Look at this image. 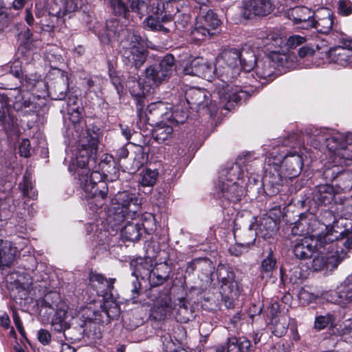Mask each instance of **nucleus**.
I'll list each match as a JSON object with an SVG mask.
<instances>
[{
	"mask_svg": "<svg viewBox=\"0 0 352 352\" xmlns=\"http://www.w3.org/2000/svg\"><path fill=\"white\" fill-rule=\"evenodd\" d=\"M239 58L240 51L236 49L224 50L216 58L221 79L220 82L215 84L214 96L217 95L222 103H238L248 98L247 91L237 85L232 86L229 84L230 80L240 76Z\"/></svg>",
	"mask_w": 352,
	"mask_h": 352,
	"instance_id": "obj_1",
	"label": "nucleus"
},
{
	"mask_svg": "<svg viewBox=\"0 0 352 352\" xmlns=\"http://www.w3.org/2000/svg\"><path fill=\"white\" fill-rule=\"evenodd\" d=\"M16 111H25L32 105L30 94L19 88L0 90V126L7 134L17 130V119L12 105Z\"/></svg>",
	"mask_w": 352,
	"mask_h": 352,
	"instance_id": "obj_2",
	"label": "nucleus"
},
{
	"mask_svg": "<svg viewBox=\"0 0 352 352\" xmlns=\"http://www.w3.org/2000/svg\"><path fill=\"white\" fill-rule=\"evenodd\" d=\"M338 238H339L338 236ZM343 245L347 249L351 248L352 239L344 241L337 239L324 243L322 248L318 246L312 256L311 268L314 271H321L324 269L335 270L346 256V252L342 248Z\"/></svg>",
	"mask_w": 352,
	"mask_h": 352,
	"instance_id": "obj_3",
	"label": "nucleus"
},
{
	"mask_svg": "<svg viewBox=\"0 0 352 352\" xmlns=\"http://www.w3.org/2000/svg\"><path fill=\"white\" fill-rule=\"evenodd\" d=\"M118 36L120 38L118 51L124 63L135 69H140L146 59L142 38L128 29L121 30Z\"/></svg>",
	"mask_w": 352,
	"mask_h": 352,
	"instance_id": "obj_4",
	"label": "nucleus"
},
{
	"mask_svg": "<svg viewBox=\"0 0 352 352\" xmlns=\"http://www.w3.org/2000/svg\"><path fill=\"white\" fill-rule=\"evenodd\" d=\"M128 4L131 11L135 12L140 19L148 13H160L163 19L169 23H172L175 13L189 11L184 0H168L166 2L159 0H128Z\"/></svg>",
	"mask_w": 352,
	"mask_h": 352,
	"instance_id": "obj_5",
	"label": "nucleus"
},
{
	"mask_svg": "<svg viewBox=\"0 0 352 352\" xmlns=\"http://www.w3.org/2000/svg\"><path fill=\"white\" fill-rule=\"evenodd\" d=\"M199 6V13L197 16L195 26L191 31L192 36L197 41H204L217 33L221 21L218 16L208 9V0H195Z\"/></svg>",
	"mask_w": 352,
	"mask_h": 352,
	"instance_id": "obj_6",
	"label": "nucleus"
},
{
	"mask_svg": "<svg viewBox=\"0 0 352 352\" xmlns=\"http://www.w3.org/2000/svg\"><path fill=\"white\" fill-rule=\"evenodd\" d=\"M99 133L89 129H82L78 135L76 161L78 167L85 168L95 163L98 150Z\"/></svg>",
	"mask_w": 352,
	"mask_h": 352,
	"instance_id": "obj_7",
	"label": "nucleus"
},
{
	"mask_svg": "<svg viewBox=\"0 0 352 352\" xmlns=\"http://www.w3.org/2000/svg\"><path fill=\"white\" fill-rule=\"evenodd\" d=\"M334 213L340 217L338 220H333L332 223V232L340 236L344 232L352 230V196L349 197H339L329 211H325L324 215L331 217Z\"/></svg>",
	"mask_w": 352,
	"mask_h": 352,
	"instance_id": "obj_8",
	"label": "nucleus"
},
{
	"mask_svg": "<svg viewBox=\"0 0 352 352\" xmlns=\"http://www.w3.org/2000/svg\"><path fill=\"white\" fill-rule=\"evenodd\" d=\"M338 239V235L332 232H327L325 234L305 236L296 240L293 246V252L295 256L300 260L310 258L314 254L318 247L322 248L324 243L333 241Z\"/></svg>",
	"mask_w": 352,
	"mask_h": 352,
	"instance_id": "obj_9",
	"label": "nucleus"
},
{
	"mask_svg": "<svg viewBox=\"0 0 352 352\" xmlns=\"http://www.w3.org/2000/svg\"><path fill=\"white\" fill-rule=\"evenodd\" d=\"M288 56L285 54L273 53L268 56L258 59L254 66L258 78L272 81L275 78L276 67L286 66Z\"/></svg>",
	"mask_w": 352,
	"mask_h": 352,
	"instance_id": "obj_10",
	"label": "nucleus"
},
{
	"mask_svg": "<svg viewBox=\"0 0 352 352\" xmlns=\"http://www.w3.org/2000/svg\"><path fill=\"white\" fill-rule=\"evenodd\" d=\"M34 14L36 25L47 32L54 29L60 18L66 16L63 15V10L60 8L56 11L54 8H50L47 1H38L35 3Z\"/></svg>",
	"mask_w": 352,
	"mask_h": 352,
	"instance_id": "obj_11",
	"label": "nucleus"
},
{
	"mask_svg": "<svg viewBox=\"0 0 352 352\" xmlns=\"http://www.w3.org/2000/svg\"><path fill=\"white\" fill-rule=\"evenodd\" d=\"M174 68L175 58L171 54H167L159 63L148 67L145 69V76L153 85L158 86L170 77Z\"/></svg>",
	"mask_w": 352,
	"mask_h": 352,
	"instance_id": "obj_12",
	"label": "nucleus"
},
{
	"mask_svg": "<svg viewBox=\"0 0 352 352\" xmlns=\"http://www.w3.org/2000/svg\"><path fill=\"white\" fill-rule=\"evenodd\" d=\"M273 0H245L239 7L240 16L245 19L263 17L270 14L274 10Z\"/></svg>",
	"mask_w": 352,
	"mask_h": 352,
	"instance_id": "obj_13",
	"label": "nucleus"
},
{
	"mask_svg": "<svg viewBox=\"0 0 352 352\" xmlns=\"http://www.w3.org/2000/svg\"><path fill=\"white\" fill-rule=\"evenodd\" d=\"M343 139V134L327 129H315L309 136V142L315 148L320 150L327 148L329 152L338 148V142Z\"/></svg>",
	"mask_w": 352,
	"mask_h": 352,
	"instance_id": "obj_14",
	"label": "nucleus"
},
{
	"mask_svg": "<svg viewBox=\"0 0 352 352\" xmlns=\"http://www.w3.org/2000/svg\"><path fill=\"white\" fill-rule=\"evenodd\" d=\"M79 184L85 192V197L89 200V204L92 205V199L96 201V207L100 208L103 204V200L107 197L108 187L105 182H101L99 185L88 184V174L84 175L82 172L78 177Z\"/></svg>",
	"mask_w": 352,
	"mask_h": 352,
	"instance_id": "obj_15",
	"label": "nucleus"
},
{
	"mask_svg": "<svg viewBox=\"0 0 352 352\" xmlns=\"http://www.w3.org/2000/svg\"><path fill=\"white\" fill-rule=\"evenodd\" d=\"M254 221L250 225V239L245 241L247 245H252L256 239V237L261 236L267 239L270 237L276 230V221L269 216H264L258 221L253 218Z\"/></svg>",
	"mask_w": 352,
	"mask_h": 352,
	"instance_id": "obj_16",
	"label": "nucleus"
},
{
	"mask_svg": "<svg viewBox=\"0 0 352 352\" xmlns=\"http://www.w3.org/2000/svg\"><path fill=\"white\" fill-rule=\"evenodd\" d=\"M231 172H236L237 175L234 178L232 179H225L223 178H221L218 182L217 188L223 197L230 201L236 202L241 199V197L243 194V188L240 187L236 182L234 181L235 179L240 178L241 173L239 166L237 164L233 166L230 168L228 174L231 175Z\"/></svg>",
	"mask_w": 352,
	"mask_h": 352,
	"instance_id": "obj_17",
	"label": "nucleus"
},
{
	"mask_svg": "<svg viewBox=\"0 0 352 352\" xmlns=\"http://www.w3.org/2000/svg\"><path fill=\"white\" fill-rule=\"evenodd\" d=\"M116 200L121 211L115 214L114 219L119 223L135 214L140 208V202L135 193L128 191L118 192Z\"/></svg>",
	"mask_w": 352,
	"mask_h": 352,
	"instance_id": "obj_18",
	"label": "nucleus"
},
{
	"mask_svg": "<svg viewBox=\"0 0 352 352\" xmlns=\"http://www.w3.org/2000/svg\"><path fill=\"white\" fill-rule=\"evenodd\" d=\"M327 226L325 223H321L312 214H302L292 227V233L294 235H305V236L315 235L318 237V234H325V233H320L317 231L322 230L324 227L327 229Z\"/></svg>",
	"mask_w": 352,
	"mask_h": 352,
	"instance_id": "obj_19",
	"label": "nucleus"
},
{
	"mask_svg": "<svg viewBox=\"0 0 352 352\" xmlns=\"http://www.w3.org/2000/svg\"><path fill=\"white\" fill-rule=\"evenodd\" d=\"M209 96H212V98H218L219 104H222L227 109H229L232 106V103H234V102L222 103L217 95L214 96V92L210 95L204 89L190 87L185 91L186 100L191 109H199L207 107L209 104Z\"/></svg>",
	"mask_w": 352,
	"mask_h": 352,
	"instance_id": "obj_20",
	"label": "nucleus"
},
{
	"mask_svg": "<svg viewBox=\"0 0 352 352\" xmlns=\"http://www.w3.org/2000/svg\"><path fill=\"white\" fill-rule=\"evenodd\" d=\"M302 166V154L296 151H291L284 157L280 166V171L285 173V177L292 179L299 175Z\"/></svg>",
	"mask_w": 352,
	"mask_h": 352,
	"instance_id": "obj_21",
	"label": "nucleus"
},
{
	"mask_svg": "<svg viewBox=\"0 0 352 352\" xmlns=\"http://www.w3.org/2000/svg\"><path fill=\"white\" fill-rule=\"evenodd\" d=\"M337 25L334 23V16L331 11L327 8L319 9L315 12L313 18V25L318 32L327 34Z\"/></svg>",
	"mask_w": 352,
	"mask_h": 352,
	"instance_id": "obj_22",
	"label": "nucleus"
},
{
	"mask_svg": "<svg viewBox=\"0 0 352 352\" xmlns=\"http://www.w3.org/2000/svg\"><path fill=\"white\" fill-rule=\"evenodd\" d=\"M314 12L305 6L292 8L288 12V17L300 28L309 29L313 25Z\"/></svg>",
	"mask_w": 352,
	"mask_h": 352,
	"instance_id": "obj_23",
	"label": "nucleus"
},
{
	"mask_svg": "<svg viewBox=\"0 0 352 352\" xmlns=\"http://www.w3.org/2000/svg\"><path fill=\"white\" fill-rule=\"evenodd\" d=\"M288 177H285V173H280L274 168L270 170L263 177V183L265 186V192L269 196H274L280 192V187L287 182Z\"/></svg>",
	"mask_w": 352,
	"mask_h": 352,
	"instance_id": "obj_24",
	"label": "nucleus"
},
{
	"mask_svg": "<svg viewBox=\"0 0 352 352\" xmlns=\"http://www.w3.org/2000/svg\"><path fill=\"white\" fill-rule=\"evenodd\" d=\"M219 75V70L217 65H214L203 58H195L191 64L190 74L201 77L203 78L210 79L213 77L214 74Z\"/></svg>",
	"mask_w": 352,
	"mask_h": 352,
	"instance_id": "obj_25",
	"label": "nucleus"
},
{
	"mask_svg": "<svg viewBox=\"0 0 352 352\" xmlns=\"http://www.w3.org/2000/svg\"><path fill=\"white\" fill-rule=\"evenodd\" d=\"M335 197V191L332 185L320 184L315 187L312 192V199L318 206L328 205Z\"/></svg>",
	"mask_w": 352,
	"mask_h": 352,
	"instance_id": "obj_26",
	"label": "nucleus"
},
{
	"mask_svg": "<svg viewBox=\"0 0 352 352\" xmlns=\"http://www.w3.org/2000/svg\"><path fill=\"white\" fill-rule=\"evenodd\" d=\"M126 87H128L132 97L134 98L136 104L137 113L141 120L143 116L142 111L145 105L144 91L141 89L140 84L135 77H131L129 78L127 82Z\"/></svg>",
	"mask_w": 352,
	"mask_h": 352,
	"instance_id": "obj_27",
	"label": "nucleus"
},
{
	"mask_svg": "<svg viewBox=\"0 0 352 352\" xmlns=\"http://www.w3.org/2000/svg\"><path fill=\"white\" fill-rule=\"evenodd\" d=\"M340 143L338 145V148L331 150L330 153L333 154L335 157H339L344 161L352 160V133L343 134V139L338 141Z\"/></svg>",
	"mask_w": 352,
	"mask_h": 352,
	"instance_id": "obj_28",
	"label": "nucleus"
},
{
	"mask_svg": "<svg viewBox=\"0 0 352 352\" xmlns=\"http://www.w3.org/2000/svg\"><path fill=\"white\" fill-rule=\"evenodd\" d=\"M170 300L166 296L157 300L151 310V317L156 321L164 320L170 315L172 307Z\"/></svg>",
	"mask_w": 352,
	"mask_h": 352,
	"instance_id": "obj_29",
	"label": "nucleus"
},
{
	"mask_svg": "<svg viewBox=\"0 0 352 352\" xmlns=\"http://www.w3.org/2000/svg\"><path fill=\"white\" fill-rule=\"evenodd\" d=\"M168 105L162 101L151 103L148 105L145 116L148 121H155L161 118L170 119Z\"/></svg>",
	"mask_w": 352,
	"mask_h": 352,
	"instance_id": "obj_30",
	"label": "nucleus"
},
{
	"mask_svg": "<svg viewBox=\"0 0 352 352\" xmlns=\"http://www.w3.org/2000/svg\"><path fill=\"white\" fill-rule=\"evenodd\" d=\"M260 38L262 39L263 45L271 52L270 54L274 52L280 53L278 50H276V48L282 46L284 40L278 32L274 31L261 32Z\"/></svg>",
	"mask_w": 352,
	"mask_h": 352,
	"instance_id": "obj_31",
	"label": "nucleus"
},
{
	"mask_svg": "<svg viewBox=\"0 0 352 352\" xmlns=\"http://www.w3.org/2000/svg\"><path fill=\"white\" fill-rule=\"evenodd\" d=\"M122 236L129 241H137L142 234L141 225L137 219L127 221L121 229Z\"/></svg>",
	"mask_w": 352,
	"mask_h": 352,
	"instance_id": "obj_32",
	"label": "nucleus"
},
{
	"mask_svg": "<svg viewBox=\"0 0 352 352\" xmlns=\"http://www.w3.org/2000/svg\"><path fill=\"white\" fill-rule=\"evenodd\" d=\"M63 302L58 293L50 292L45 294L40 301L41 311L45 309V314H47V318H49L55 311V308Z\"/></svg>",
	"mask_w": 352,
	"mask_h": 352,
	"instance_id": "obj_33",
	"label": "nucleus"
},
{
	"mask_svg": "<svg viewBox=\"0 0 352 352\" xmlns=\"http://www.w3.org/2000/svg\"><path fill=\"white\" fill-rule=\"evenodd\" d=\"M147 16V14L146 15ZM146 25L153 30H158L168 33L173 28V24L163 19L162 15L155 13H148L146 20Z\"/></svg>",
	"mask_w": 352,
	"mask_h": 352,
	"instance_id": "obj_34",
	"label": "nucleus"
},
{
	"mask_svg": "<svg viewBox=\"0 0 352 352\" xmlns=\"http://www.w3.org/2000/svg\"><path fill=\"white\" fill-rule=\"evenodd\" d=\"M15 250L11 242L0 239V268L10 267L14 259Z\"/></svg>",
	"mask_w": 352,
	"mask_h": 352,
	"instance_id": "obj_35",
	"label": "nucleus"
},
{
	"mask_svg": "<svg viewBox=\"0 0 352 352\" xmlns=\"http://www.w3.org/2000/svg\"><path fill=\"white\" fill-rule=\"evenodd\" d=\"M257 60L252 49L243 48L240 52L239 67L245 72H250L254 68Z\"/></svg>",
	"mask_w": 352,
	"mask_h": 352,
	"instance_id": "obj_36",
	"label": "nucleus"
},
{
	"mask_svg": "<svg viewBox=\"0 0 352 352\" xmlns=\"http://www.w3.org/2000/svg\"><path fill=\"white\" fill-rule=\"evenodd\" d=\"M173 126L167 124L164 120L157 123L153 130V137L158 142H163L171 137L173 134Z\"/></svg>",
	"mask_w": 352,
	"mask_h": 352,
	"instance_id": "obj_37",
	"label": "nucleus"
},
{
	"mask_svg": "<svg viewBox=\"0 0 352 352\" xmlns=\"http://www.w3.org/2000/svg\"><path fill=\"white\" fill-rule=\"evenodd\" d=\"M67 306L65 302H63L55 308V311L52 314V323L53 325H58L59 327V328L57 329L58 331L67 327V322L65 321L67 317Z\"/></svg>",
	"mask_w": 352,
	"mask_h": 352,
	"instance_id": "obj_38",
	"label": "nucleus"
},
{
	"mask_svg": "<svg viewBox=\"0 0 352 352\" xmlns=\"http://www.w3.org/2000/svg\"><path fill=\"white\" fill-rule=\"evenodd\" d=\"M19 188L22 192L23 197L32 199H36L38 192L34 188L32 179L29 174L25 173L23 175V180L19 184Z\"/></svg>",
	"mask_w": 352,
	"mask_h": 352,
	"instance_id": "obj_39",
	"label": "nucleus"
},
{
	"mask_svg": "<svg viewBox=\"0 0 352 352\" xmlns=\"http://www.w3.org/2000/svg\"><path fill=\"white\" fill-rule=\"evenodd\" d=\"M217 278L222 286H233L235 279L234 272L225 265H219L217 271Z\"/></svg>",
	"mask_w": 352,
	"mask_h": 352,
	"instance_id": "obj_40",
	"label": "nucleus"
},
{
	"mask_svg": "<svg viewBox=\"0 0 352 352\" xmlns=\"http://www.w3.org/2000/svg\"><path fill=\"white\" fill-rule=\"evenodd\" d=\"M68 83L63 77H60L51 87L50 94L54 100H63L66 97Z\"/></svg>",
	"mask_w": 352,
	"mask_h": 352,
	"instance_id": "obj_41",
	"label": "nucleus"
},
{
	"mask_svg": "<svg viewBox=\"0 0 352 352\" xmlns=\"http://www.w3.org/2000/svg\"><path fill=\"white\" fill-rule=\"evenodd\" d=\"M140 184L142 186H153L159 177V173L157 170L145 168L140 173Z\"/></svg>",
	"mask_w": 352,
	"mask_h": 352,
	"instance_id": "obj_42",
	"label": "nucleus"
},
{
	"mask_svg": "<svg viewBox=\"0 0 352 352\" xmlns=\"http://www.w3.org/2000/svg\"><path fill=\"white\" fill-rule=\"evenodd\" d=\"M83 333L91 341H96L101 337V333L98 324L92 321H86L83 326Z\"/></svg>",
	"mask_w": 352,
	"mask_h": 352,
	"instance_id": "obj_43",
	"label": "nucleus"
},
{
	"mask_svg": "<svg viewBox=\"0 0 352 352\" xmlns=\"http://www.w3.org/2000/svg\"><path fill=\"white\" fill-rule=\"evenodd\" d=\"M69 119L74 124L76 132L78 133L80 129H83L85 124L82 120V112L78 107H71L67 109Z\"/></svg>",
	"mask_w": 352,
	"mask_h": 352,
	"instance_id": "obj_44",
	"label": "nucleus"
},
{
	"mask_svg": "<svg viewBox=\"0 0 352 352\" xmlns=\"http://www.w3.org/2000/svg\"><path fill=\"white\" fill-rule=\"evenodd\" d=\"M336 186L343 192H348L352 188V173L349 170L340 172L336 182Z\"/></svg>",
	"mask_w": 352,
	"mask_h": 352,
	"instance_id": "obj_45",
	"label": "nucleus"
},
{
	"mask_svg": "<svg viewBox=\"0 0 352 352\" xmlns=\"http://www.w3.org/2000/svg\"><path fill=\"white\" fill-rule=\"evenodd\" d=\"M153 270L151 261L145 259L138 263L135 271L133 274L135 275L137 278L138 276H140L142 278L148 279Z\"/></svg>",
	"mask_w": 352,
	"mask_h": 352,
	"instance_id": "obj_46",
	"label": "nucleus"
},
{
	"mask_svg": "<svg viewBox=\"0 0 352 352\" xmlns=\"http://www.w3.org/2000/svg\"><path fill=\"white\" fill-rule=\"evenodd\" d=\"M344 45L345 47L338 48V61L342 65L352 63V40L348 41Z\"/></svg>",
	"mask_w": 352,
	"mask_h": 352,
	"instance_id": "obj_47",
	"label": "nucleus"
},
{
	"mask_svg": "<svg viewBox=\"0 0 352 352\" xmlns=\"http://www.w3.org/2000/svg\"><path fill=\"white\" fill-rule=\"evenodd\" d=\"M147 161V155L144 151L142 147H138L135 151V157L129 171L131 173H135Z\"/></svg>",
	"mask_w": 352,
	"mask_h": 352,
	"instance_id": "obj_48",
	"label": "nucleus"
},
{
	"mask_svg": "<svg viewBox=\"0 0 352 352\" xmlns=\"http://www.w3.org/2000/svg\"><path fill=\"white\" fill-rule=\"evenodd\" d=\"M276 265V259L274 256L272 250L270 249L267 256L264 258L261 265V274L270 276L271 273L275 270Z\"/></svg>",
	"mask_w": 352,
	"mask_h": 352,
	"instance_id": "obj_49",
	"label": "nucleus"
},
{
	"mask_svg": "<svg viewBox=\"0 0 352 352\" xmlns=\"http://www.w3.org/2000/svg\"><path fill=\"white\" fill-rule=\"evenodd\" d=\"M10 11V8H7L0 0V30L8 27L13 19V15L11 14Z\"/></svg>",
	"mask_w": 352,
	"mask_h": 352,
	"instance_id": "obj_50",
	"label": "nucleus"
},
{
	"mask_svg": "<svg viewBox=\"0 0 352 352\" xmlns=\"http://www.w3.org/2000/svg\"><path fill=\"white\" fill-rule=\"evenodd\" d=\"M188 11H180L178 13H175V16L172 20H174V23L173 24V28L175 27L178 30H182L185 28L190 22V16L188 13Z\"/></svg>",
	"mask_w": 352,
	"mask_h": 352,
	"instance_id": "obj_51",
	"label": "nucleus"
},
{
	"mask_svg": "<svg viewBox=\"0 0 352 352\" xmlns=\"http://www.w3.org/2000/svg\"><path fill=\"white\" fill-rule=\"evenodd\" d=\"M81 169L78 172V175L80 176V173L82 172L84 175H85L87 173L88 174V184H93V185H99L100 183L104 182L103 178L104 176L102 174H101L98 170H92L90 172V170L85 169L82 167H80Z\"/></svg>",
	"mask_w": 352,
	"mask_h": 352,
	"instance_id": "obj_52",
	"label": "nucleus"
},
{
	"mask_svg": "<svg viewBox=\"0 0 352 352\" xmlns=\"http://www.w3.org/2000/svg\"><path fill=\"white\" fill-rule=\"evenodd\" d=\"M110 4L115 14L129 18V10L122 0H110Z\"/></svg>",
	"mask_w": 352,
	"mask_h": 352,
	"instance_id": "obj_53",
	"label": "nucleus"
},
{
	"mask_svg": "<svg viewBox=\"0 0 352 352\" xmlns=\"http://www.w3.org/2000/svg\"><path fill=\"white\" fill-rule=\"evenodd\" d=\"M85 0H65L63 9V15L67 16L77 11L83 6Z\"/></svg>",
	"mask_w": 352,
	"mask_h": 352,
	"instance_id": "obj_54",
	"label": "nucleus"
},
{
	"mask_svg": "<svg viewBox=\"0 0 352 352\" xmlns=\"http://www.w3.org/2000/svg\"><path fill=\"white\" fill-rule=\"evenodd\" d=\"M334 318L333 315L327 314L325 316H320L316 318L314 327L318 330H322L329 324H333Z\"/></svg>",
	"mask_w": 352,
	"mask_h": 352,
	"instance_id": "obj_55",
	"label": "nucleus"
},
{
	"mask_svg": "<svg viewBox=\"0 0 352 352\" xmlns=\"http://www.w3.org/2000/svg\"><path fill=\"white\" fill-rule=\"evenodd\" d=\"M159 270L154 269L148 278L149 282L153 287H156L162 285L168 278V274H164L163 275L158 273Z\"/></svg>",
	"mask_w": 352,
	"mask_h": 352,
	"instance_id": "obj_56",
	"label": "nucleus"
},
{
	"mask_svg": "<svg viewBox=\"0 0 352 352\" xmlns=\"http://www.w3.org/2000/svg\"><path fill=\"white\" fill-rule=\"evenodd\" d=\"M340 294L343 297L345 302H352V282L346 280L343 284L340 286Z\"/></svg>",
	"mask_w": 352,
	"mask_h": 352,
	"instance_id": "obj_57",
	"label": "nucleus"
},
{
	"mask_svg": "<svg viewBox=\"0 0 352 352\" xmlns=\"http://www.w3.org/2000/svg\"><path fill=\"white\" fill-rule=\"evenodd\" d=\"M171 122L176 124H183L188 117V113L186 110L177 107L171 113Z\"/></svg>",
	"mask_w": 352,
	"mask_h": 352,
	"instance_id": "obj_58",
	"label": "nucleus"
},
{
	"mask_svg": "<svg viewBox=\"0 0 352 352\" xmlns=\"http://www.w3.org/2000/svg\"><path fill=\"white\" fill-rule=\"evenodd\" d=\"M22 82L29 88H33L39 83L43 84L41 76L37 74L25 75V77L23 78Z\"/></svg>",
	"mask_w": 352,
	"mask_h": 352,
	"instance_id": "obj_59",
	"label": "nucleus"
},
{
	"mask_svg": "<svg viewBox=\"0 0 352 352\" xmlns=\"http://www.w3.org/2000/svg\"><path fill=\"white\" fill-rule=\"evenodd\" d=\"M140 225L141 228H143L145 232L151 233L155 230V217L151 214H147L144 217L143 221Z\"/></svg>",
	"mask_w": 352,
	"mask_h": 352,
	"instance_id": "obj_60",
	"label": "nucleus"
},
{
	"mask_svg": "<svg viewBox=\"0 0 352 352\" xmlns=\"http://www.w3.org/2000/svg\"><path fill=\"white\" fill-rule=\"evenodd\" d=\"M340 172H338V167L336 164L333 165L332 167H327L323 171V177L327 182H336V178L338 177V174Z\"/></svg>",
	"mask_w": 352,
	"mask_h": 352,
	"instance_id": "obj_61",
	"label": "nucleus"
},
{
	"mask_svg": "<svg viewBox=\"0 0 352 352\" xmlns=\"http://www.w3.org/2000/svg\"><path fill=\"white\" fill-rule=\"evenodd\" d=\"M338 9L340 14L348 16L352 13V3L349 0H340Z\"/></svg>",
	"mask_w": 352,
	"mask_h": 352,
	"instance_id": "obj_62",
	"label": "nucleus"
},
{
	"mask_svg": "<svg viewBox=\"0 0 352 352\" xmlns=\"http://www.w3.org/2000/svg\"><path fill=\"white\" fill-rule=\"evenodd\" d=\"M306 39L305 37L299 35H293L289 36L286 42V45L291 49H294L300 45L304 43Z\"/></svg>",
	"mask_w": 352,
	"mask_h": 352,
	"instance_id": "obj_63",
	"label": "nucleus"
},
{
	"mask_svg": "<svg viewBox=\"0 0 352 352\" xmlns=\"http://www.w3.org/2000/svg\"><path fill=\"white\" fill-rule=\"evenodd\" d=\"M326 298L329 302L334 304L341 305L342 303H345V300L340 294V287L338 288L337 291L330 292L328 294H327Z\"/></svg>",
	"mask_w": 352,
	"mask_h": 352,
	"instance_id": "obj_64",
	"label": "nucleus"
}]
</instances>
